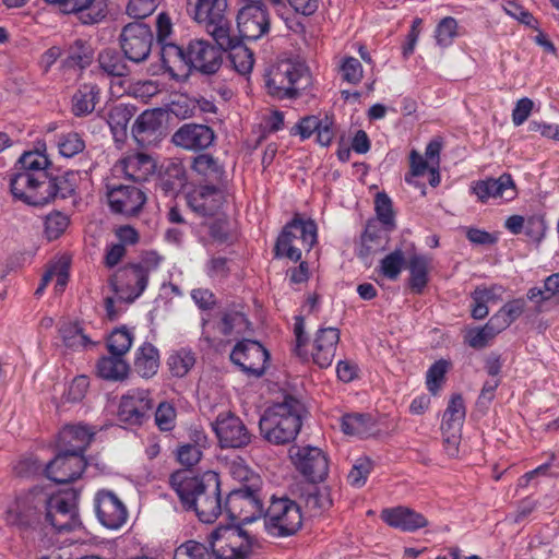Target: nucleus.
<instances>
[{
  "mask_svg": "<svg viewBox=\"0 0 559 559\" xmlns=\"http://www.w3.org/2000/svg\"><path fill=\"white\" fill-rule=\"evenodd\" d=\"M169 484L187 510H193L200 521L214 522L222 513L221 481L212 471L201 476L188 469L170 475Z\"/></svg>",
  "mask_w": 559,
  "mask_h": 559,
  "instance_id": "f257e3e1",
  "label": "nucleus"
},
{
  "mask_svg": "<svg viewBox=\"0 0 559 559\" xmlns=\"http://www.w3.org/2000/svg\"><path fill=\"white\" fill-rule=\"evenodd\" d=\"M94 431L83 425H68L59 433L60 445L64 449L46 468L49 479L66 484L78 479L86 467L83 452L88 447Z\"/></svg>",
  "mask_w": 559,
  "mask_h": 559,
  "instance_id": "f03ea898",
  "label": "nucleus"
},
{
  "mask_svg": "<svg viewBox=\"0 0 559 559\" xmlns=\"http://www.w3.org/2000/svg\"><path fill=\"white\" fill-rule=\"evenodd\" d=\"M302 404L295 397L286 396L282 403L269 407L259 421L262 437L273 444L289 443L300 431Z\"/></svg>",
  "mask_w": 559,
  "mask_h": 559,
  "instance_id": "7ed1b4c3",
  "label": "nucleus"
},
{
  "mask_svg": "<svg viewBox=\"0 0 559 559\" xmlns=\"http://www.w3.org/2000/svg\"><path fill=\"white\" fill-rule=\"evenodd\" d=\"M10 189L15 199L33 206L45 205L57 197L64 199L73 191L67 180H43L20 170L11 176Z\"/></svg>",
  "mask_w": 559,
  "mask_h": 559,
  "instance_id": "20e7f679",
  "label": "nucleus"
},
{
  "mask_svg": "<svg viewBox=\"0 0 559 559\" xmlns=\"http://www.w3.org/2000/svg\"><path fill=\"white\" fill-rule=\"evenodd\" d=\"M308 81L309 73L305 63L292 59L280 60L265 74L267 92L278 98L296 97L301 84Z\"/></svg>",
  "mask_w": 559,
  "mask_h": 559,
  "instance_id": "39448f33",
  "label": "nucleus"
},
{
  "mask_svg": "<svg viewBox=\"0 0 559 559\" xmlns=\"http://www.w3.org/2000/svg\"><path fill=\"white\" fill-rule=\"evenodd\" d=\"M316 242L317 225L314 222L295 218L284 227L278 236L275 246L276 255L297 262L301 259L302 250L310 251Z\"/></svg>",
  "mask_w": 559,
  "mask_h": 559,
  "instance_id": "423d86ee",
  "label": "nucleus"
},
{
  "mask_svg": "<svg viewBox=\"0 0 559 559\" xmlns=\"http://www.w3.org/2000/svg\"><path fill=\"white\" fill-rule=\"evenodd\" d=\"M214 559H247L253 546L249 534L238 526H219L209 537Z\"/></svg>",
  "mask_w": 559,
  "mask_h": 559,
  "instance_id": "0eeeda50",
  "label": "nucleus"
},
{
  "mask_svg": "<svg viewBox=\"0 0 559 559\" xmlns=\"http://www.w3.org/2000/svg\"><path fill=\"white\" fill-rule=\"evenodd\" d=\"M299 506L287 498L273 499L265 515V527L275 537L294 535L301 526Z\"/></svg>",
  "mask_w": 559,
  "mask_h": 559,
  "instance_id": "6e6552de",
  "label": "nucleus"
},
{
  "mask_svg": "<svg viewBox=\"0 0 559 559\" xmlns=\"http://www.w3.org/2000/svg\"><path fill=\"white\" fill-rule=\"evenodd\" d=\"M289 457L295 467L311 481H322L328 476V459L319 448L293 445L289 448Z\"/></svg>",
  "mask_w": 559,
  "mask_h": 559,
  "instance_id": "1a4fd4ad",
  "label": "nucleus"
},
{
  "mask_svg": "<svg viewBox=\"0 0 559 559\" xmlns=\"http://www.w3.org/2000/svg\"><path fill=\"white\" fill-rule=\"evenodd\" d=\"M230 360L247 374L261 377L267 368L270 354L259 342L242 340L231 350Z\"/></svg>",
  "mask_w": 559,
  "mask_h": 559,
  "instance_id": "9d476101",
  "label": "nucleus"
},
{
  "mask_svg": "<svg viewBox=\"0 0 559 559\" xmlns=\"http://www.w3.org/2000/svg\"><path fill=\"white\" fill-rule=\"evenodd\" d=\"M249 321L241 311L227 310L215 324V335L211 337L203 331V338L209 346L216 350L224 349L229 343L243 335L249 330Z\"/></svg>",
  "mask_w": 559,
  "mask_h": 559,
  "instance_id": "9b49d317",
  "label": "nucleus"
},
{
  "mask_svg": "<svg viewBox=\"0 0 559 559\" xmlns=\"http://www.w3.org/2000/svg\"><path fill=\"white\" fill-rule=\"evenodd\" d=\"M153 43L150 27L143 23H129L120 34V46L124 56L133 62L147 59Z\"/></svg>",
  "mask_w": 559,
  "mask_h": 559,
  "instance_id": "f8f14e48",
  "label": "nucleus"
},
{
  "mask_svg": "<svg viewBox=\"0 0 559 559\" xmlns=\"http://www.w3.org/2000/svg\"><path fill=\"white\" fill-rule=\"evenodd\" d=\"M237 15V26L242 38L257 40L269 32L270 21L265 7L258 0H243Z\"/></svg>",
  "mask_w": 559,
  "mask_h": 559,
  "instance_id": "ddd939ff",
  "label": "nucleus"
},
{
  "mask_svg": "<svg viewBox=\"0 0 559 559\" xmlns=\"http://www.w3.org/2000/svg\"><path fill=\"white\" fill-rule=\"evenodd\" d=\"M147 270L131 264L118 270L110 278V285L117 297L124 301H133L146 288Z\"/></svg>",
  "mask_w": 559,
  "mask_h": 559,
  "instance_id": "4468645a",
  "label": "nucleus"
},
{
  "mask_svg": "<svg viewBox=\"0 0 559 559\" xmlns=\"http://www.w3.org/2000/svg\"><path fill=\"white\" fill-rule=\"evenodd\" d=\"M95 512L100 524L109 530H119L128 520V509L111 490H98L94 498Z\"/></svg>",
  "mask_w": 559,
  "mask_h": 559,
  "instance_id": "2eb2a0df",
  "label": "nucleus"
},
{
  "mask_svg": "<svg viewBox=\"0 0 559 559\" xmlns=\"http://www.w3.org/2000/svg\"><path fill=\"white\" fill-rule=\"evenodd\" d=\"M212 427L223 448H242L250 443L251 436L241 421L233 414H219Z\"/></svg>",
  "mask_w": 559,
  "mask_h": 559,
  "instance_id": "dca6fc26",
  "label": "nucleus"
},
{
  "mask_svg": "<svg viewBox=\"0 0 559 559\" xmlns=\"http://www.w3.org/2000/svg\"><path fill=\"white\" fill-rule=\"evenodd\" d=\"M107 198L112 212L133 216L143 207L146 197L134 186H107Z\"/></svg>",
  "mask_w": 559,
  "mask_h": 559,
  "instance_id": "f3484780",
  "label": "nucleus"
},
{
  "mask_svg": "<svg viewBox=\"0 0 559 559\" xmlns=\"http://www.w3.org/2000/svg\"><path fill=\"white\" fill-rule=\"evenodd\" d=\"M225 507L229 515L239 522H252L263 512L260 499L249 489L231 491Z\"/></svg>",
  "mask_w": 559,
  "mask_h": 559,
  "instance_id": "a211bd4d",
  "label": "nucleus"
},
{
  "mask_svg": "<svg viewBox=\"0 0 559 559\" xmlns=\"http://www.w3.org/2000/svg\"><path fill=\"white\" fill-rule=\"evenodd\" d=\"M472 189L477 199L484 203L490 199L509 202L515 199L518 194L515 183L509 174L476 181Z\"/></svg>",
  "mask_w": 559,
  "mask_h": 559,
  "instance_id": "6ab92c4d",
  "label": "nucleus"
},
{
  "mask_svg": "<svg viewBox=\"0 0 559 559\" xmlns=\"http://www.w3.org/2000/svg\"><path fill=\"white\" fill-rule=\"evenodd\" d=\"M155 160L146 154L136 153L118 160L112 167V175L117 178H128L133 181H146L154 175Z\"/></svg>",
  "mask_w": 559,
  "mask_h": 559,
  "instance_id": "aec40b11",
  "label": "nucleus"
},
{
  "mask_svg": "<svg viewBox=\"0 0 559 559\" xmlns=\"http://www.w3.org/2000/svg\"><path fill=\"white\" fill-rule=\"evenodd\" d=\"M153 407V401L146 390H131L121 397L118 416L121 421L138 425Z\"/></svg>",
  "mask_w": 559,
  "mask_h": 559,
  "instance_id": "412c9836",
  "label": "nucleus"
},
{
  "mask_svg": "<svg viewBox=\"0 0 559 559\" xmlns=\"http://www.w3.org/2000/svg\"><path fill=\"white\" fill-rule=\"evenodd\" d=\"M188 68L203 73H215L221 66V52L207 40L194 39L187 47Z\"/></svg>",
  "mask_w": 559,
  "mask_h": 559,
  "instance_id": "4be33fe9",
  "label": "nucleus"
},
{
  "mask_svg": "<svg viewBox=\"0 0 559 559\" xmlns=\"http://www.w3.org/2000/svg\"><path fill=\"white\" fill-rule=\"evenodd\" d=\"M187 202L197 214L212 216L222 209L225 202V194L213 186H200L188 193Z\"/></svg>",
  "mask_w": 559,
  "mask_h": 559,
  "instance_id": "5701e85b",
  "label": "nucleus"
},
{
  "mask_svg": "<svg viewBox=\"0 0 559 559\" xmlns=\"http://www.w3.org/2000/svg\"><path fill=\"white\" fill-rule=\"evenodd\" d=\"M171 141L185 150H204L213 143L214 132L204 124L186 123L173 134Z\"/></svg>",
  "mask_w": 559,
  "mask_h": 559,
  "instance_id": "b1692460",
  "label": "nucleus"
},
{
  "mask_svg": "<svg viewBox=\"0 0 559 559\" xmlns=\"http://www.w3.org/2000/svg\"><path fill=\"white\" fill-rule=\"evenodd\" d=\"M338 342V329L330 326L318 330L312 343V359L320 368L332 364Z\"/></svg>",
  "mask_w": 559,
  "mask_h": 559,
  "instance_id": "393cba45",
  "label": "nucleus"
},
{
  "mask_svg": "<svg viewBox=\"0 0 559 559\" xmlns=\"http://www.w3.org/2000/svg\"><path fill=\"white\" fill-rule=\"evenodd\" d=\"M381 519L391 527L414 532L428 525L424 514L407 507L388 508L382 510Z\"/></svg>",
  "mask_w": 559,
  "mask_h": 559,
  "instance_id": "a878e982",
  "label": "nucleus"
},
{
  "mask_svg": "<svg viewBox=\"0 0 559 559\" xmlns=\"http://www.w3.org/2000/svg\"><path fill=\"white\" fill-rule=\"evenodd\" d=\"M46 145L38 143L37 147L33 151L25 152L17 162L16 170L32 174L41 178L43 180H66L64 178L52 177L48 173V168L51 165L48 156L45 153Z\"/></svg>",
  "mask_w": 559,
  "mask_h": 559,
  "instance_id": "bb28decb",
  "label": "nucleus"
},
{
  "mask_svg": "<svg viewBox=\"0 0 559 559\" xmlns=\"http://www.w3.org/2000/svg\"><path fill=\"white\" fill-rule=\"evenodd\" d=\"M227 0H188L190 15L203 26L227 16Z\"/></svg>",
  "mask_w": 559,
  "mask_h": 559,
  "instance_id": "cd10ccee",
  "label": "nucleus"
},
{
  "mask_svg": "<svg viewBox=\"0 0 559 559\" xmlns=\"http://www.w3.org/2000/svg\"><path fill=\"white\" fill-rule=\"evenodd\" d=\"M504 329L506 322H499V317H491L485 326L469 329L465 334V342L473 348H483Z\"/></svg>",
  "mask_w": 559,
  "mask_h": 559,
  "instance_id": "c85d7f7f",
  "label": "nucleus"
},
{
  "mask_svg": "<svg viewBox=\"0 0 559 559\" xmlns=\"http://www.w3.org/2000/svg\"><path fill=\"white\" fill-rule=\"evenodd\" d=\"M99 100V88L95 84H83L72 96V111L76 117L91 114Z\"/></svg>",
  "mask_w": 559,
  "mask_h": 559,
  "instance_id": "c756f323",
  "label": "nucleus"
},
{
  "mask_svg": "<svg viewBox=\"0 0 559 559\" xmlns=\"http://www.w3.org/2000/svg\"><path fill=\"white\" fill-rule=\"evenodd\" d=\"M159 367V354L156 347L145 343L135 352L134 370L142 378H152Z\"/></svg>",
  "mask_w": 559,
  "mask_h": 559,
  "instance_id": "7c9ffc66",
  "label": "nucleus"
},
{
  "mask_svg": "<svg viewBox=\"0 0 559 559\" xmlns=\"http://www.w3.org/2000/svg\"><path fill=\"white\" fill-rule=\"evenodd\" d=\"M160 55L163 66L171 76H179V72L188 68L187 49L175 44H164Z\"/></svg>",
  "mask_w": 559,
  "mask_h": 559,
  "instance_id": "2f4dec72",
  "label": "nucleus"
},
{
  "mask_svg": "<svg viewBox=\"0 0 559 559\" xmlns=\"http://www.w3.org/2000/svg\"><path fill=\"white\" fill-rule=\"evenodd\" d=\"M390 229L379 228L376 223H368L361 236L360 255H368L384 249Z\"/></svg>",
  "mask_w": 559,
  "mask_h": 559,
  "instance_id": "473e14b6",
  "label": "nucleus"
},
{
  "mask_svg": "<svg viewBox=\"0 0 559 559\" xmlns=\"http://www.w3.org/2000/svg\"><path fill=\"white\" fill-rule=\"evenodd\" d=\"M129 372V365L126 360L117 355L103 357L97 362V373L106 380H122Z\"/></svg>",
  "mask_w": 559,
  "mask_h": 559,
  "instance_id": "72a5a7b5",
  "label": "nucleus"
},
{
  "mask_svg": "<svg viewBox=\"0 0 559 559\" xmlns=\"http://www.w3.org/2000/svg\"><path fill=\"white\" fill-rule=\"evenodd\" d=\"M133 115V107L123 104L116 105L109 110L107 121L117 140L126 136L127 127Z\"/></svg>",
  "mask_w": 559,
  "mask_h": 559,
  "instance_id": "f704fd0d",
  "label": "nucleus"
},
{
  "mask_svg": "<svg viewBox=\"0 0 559 559\" xmlns=\"http://www.w3.org/2000/svg\"><path fill=\"white\" fill-rule=\"evenodd\" d=\"M192 168L210 182H221L224 169L218 162L209 154H200L193 159Z\"/></svg>",
  "mask_w": 559,
  "mask_h": 559,
  "instance_id": "c9c22d12",
  "label": "nucleus"
},
{
  "mask_svg": "<svg viewBox=\"0 0 559 559\" xmlns=\"http://www.w3.org/2000/svg\"><path fill=\"white\" fill-rule=\"evenodd\" d=\"M222 50L233 47L239 38L231 34L230 21L227 16L204 26Z\"/></svg>",
  "mask_w": 559,
  "mask_h": 559,
  "instance_id": "e433bc0d",
  "label": "nucleus"
},
{
  "mask_svg": "<svg viewBox=\"0 0 559 559\" xmlns=\"http://www.w3.org/2000/svg\"><path fill=\"white\" fill-rule=\"evenodd\" d=\"M429 260L424 255H413L409 259V286L413 292L419 294L428 282Z\"/></svg>",
  "mask_w": 559,
  "mask_h": 559,
  "instance_id": "4c0bfd02",
  "label": "nucleus"
},
{
  "mask_svg": "<svg viewBox=\"0 0 559 559\" xmlns=\"http://www.w3.org/2000/svg\"><path fill=\"white\" fill-rule=\"evenodd\" d=\"M79 501V492L74 489H67L53 493L47 500L46 519L57 516L61 512H66L70 507H76Z\"/></svg>",
  "mask_w": 559,
  "mask_h": 559,
  "instance_id": "58836bf2",
  "label": "nucleus"
},
{
  "mask_svg": "<svg viewBox=\"0 0 559 559\" xmlns=\"http://www.w3.org/2000/svg\"><path fill=\"white\" fill-rule=\"evenodd\" d=\"M195 364V356L191 349L180 348L170 353L167 366L173 376L185 377Z\"/></svg>",
  "mask_w": 559,
  "mask_h": 559,
  "instance_id": "ea45409f",
  "label": "nucleus"
},
{
  "mask_svg": "<svg viewBox=\"0 0 559 559\" xmlns=\"http://www.w3.org/2000/svg\"><path fill=\"white\" fill-rule=\"evenodd\" d=\"M466 415L464 401L461 395H453L443 415L442 429L460 430Z\"/></svg>",
  "mask_w": 559,
  "mask_h": 559,
  "instance_id": "a19ab883",
  "label": "nucleus"
},
{
  "mask_svg": "<svg viewBox=\"0 0 559 559\" xmlns=\"http://www.w3.org/2000/svg\"><path fill=\"white\" fill-rule=\"evenodd\" d=\"M60 336L66 347L73 350L84 349L91 344L90 338L83 333L79 324L64 322L59 329Z\"/></svg>",
  "mask_w": 559,
  "mask_h": 559,
  "instance_id": "79ce46f5",
  "label": "nucleus"
},
{
  "mask_svg": "<svg viewBox=\"0 0 559 559\" xmlns=\"http://www.w3.org/2000/svg\"><path fill=\"white\" fill-rule=\"evenodd\" d=\"M93 49L82 40H76L70 46L64 66L68 68L85 69L93 61Z\"/></svg>",
  "mask_w": 559,
  "mask_h": 559,
  "instance_id": "37998d69",
  "label": "nucleus"
},
{
  "mask_svg": "<svg viewBox=\"0 0 559 559\" xmlns=\"http://www.w3.org/2000/svg\"><path fill=\"white\" fill-rule=\"evenodd\" d=\"M227 50L229 51V59L235 70L242 75L249 74L254 63L252 51L242 45L240 40Z\"/></svg>",
  "mask_w": 559,
  "mask_h": 559,
  "instance_id": "c03bdc74",
  "label": "nucleus"
},
{
  "mask_svg": "<svg viewBox=\"0 0 559 559\" xmlns=\"http://www.w3.org/2000/svg\"><path fill=\"white\" fill-rule=\"evenodd\" d=\"M160 127V114L145 110L135 120L132 133L138 141H143L144 134H153Z\"/></svg>",
  "mask_w": 559,
  "mask_h": 559,
  "instance_id": "a18cd8bd",
  "label": "nucleus"
},
{
  "mask_svg": "<svg viewBox=\"0 0 559 559\" xmlns=\"http://www.w3.org/2000/svg\"><path fill=\"white\" fill-rule=\"evenodd\" d=\"M133 343V335L124 328L116 329L107 340V348L111 355L122 357L126 355Z\"/></svg>",
  "mask_w": 559,
  "mask_h": 559,
  "instance_id": "49530a36",
  "label": "nucleus"
},
{
  "mask_svg": "<svg viewBox=\"0 0 559 559\" xmlns=\"http://www.w3.org/2000/svg\"><path fill=\"white\" fill-rule=\"evenodd\" d=\"M341 428L349 436H364L370 431L371 419L362 414H347L342 417Z\"/></svg>",
  "mask_w": 559,
  "mask_h": 559,
  "instance_id": "de8ad7c7",
  "label": "nucleus"
},
{
  "mask_svg": "<svg viewBox=\"0 0 559 559\" xmlns=\"http://www.w3.org/2000/svg\"><path fill=\"white\" fill-rule=\"evenodd\" d=\"M404 263V253L402 252V250L396 249L381 260L379 265V272L384 277L394 281L401 274Z\"/></svg>",
  "mask_w": 559,
  "mask_h": 559,
  "instance_id": "09e8293b",
  "label": "nucleus"
},
{
  "mask_svg": "<svg viewBox=\"0 0 559 559\" xmlns=\"http://www.w3.org/2000/svg\"><path fill=\"white\" fill-rule=\"evenodd\" d=\"M57 147L63 157H73L85 148V142L76 132L60 134L57 139Z\"/></svg>",
  "mask_w": 559,
  "mask_h": 559,
  "instance_id": "8fccbe9b",
  "label": "nucleus"
},
{
  "mask_svg": "<svg viewBox=\"0 0 559 559\" xmlns=\"http://www.w3.org/2000/svg\"><path fill=\"white\" fill-rule=\"evenodd\" d=\"M98 62L100 68L114 76H122L127 73V66L122 58L115 51L106 49L98 56Z\"/></svg>",
  "mask_w": 559,
  "mask_h": 559,
  "instance_id": "3c124183",
  "label": "nucleus"
},
{
  "mask_svg": "<svg viewBox=\"0 0 559 559\" xmlns=\"http://www.w3.org/2000/svg\"><path fill=\"white\" fill-rule=\"evenodd\" d=\"M47 521L59 532L75 531L81 527L78 506L70 507L66 512H61L57 516L47 519Z\"/></svg>",
  "mask_w": 559,
  "mask_h": 559,
  "instance_id": "603ef678",
  "label": "nucleus"
},
{
  "mask_svg": "<svg viewBox=\"0 0 559 559\" xmlns=\"http://www.w3.org/2000/svg\"><path fill=\"white\" fill-rule=\"evenodd\" d=\"M457 36V22L451 16L442 19L436 27L437 44L442 47L450 46Z\"/></svg>",
  "mask_w": 559,
  "mask_h": 559,
  "instance_id": "864d4df0",
  "label": "nucleus"
},
{
  "mask_svg": "<svg viewBox=\"0 0 559 559\" xmlns=\"http://www.w3.org/2000/svg\"><path fill=\"white\" fill-rule=\"evenodd\" d=\"M338 69L342 79L349 84L356 85L362 79V66L360 61L354 57L342 58Z\"/></svg>",
  "mask_w": 559,
  "mask_h": 559,
  "instance_id": "5fc2aeb1",
  "label": "nucleus"
},
{
  "mask_svg": "<svg viewBox=\"0 0 559 559\" xmlns=\"http://www.w3.org/2000/svg\"><path fill=\"white\" fill-rule=\"evenodd\" d=\"M69 226V218L61 212H52L46 216L45 234L48 239H57Z\"/></svg>",
  "mask_w": 559,
  "mask_h": 559,
  "instance_id": "6e6d98bb",
  "label": "nucleus"
},
{
  "mask_svg": "<svg viewBox=\"0 0 559 559\" xmlns=\"http://www.w3.org/2000/svg\"><path fill=\"white\" fill-rule=\"evenodd\" d=\"M174 559H211V556L204 545L188 540L176 548Z\"/></svg>",
  "mask_w": 559,
  "mask_h": 559,
  "instance_id": "4d7b16f0",
  "label": "nucleus"
},
{
  "mask_svg": "<svg viewBox=\"0 0 559 559\" xmlns=\"http://www.w3.org/2000/svg\"><path fill=\"white\" fill-rule=\"evenodd\" d=\"M372 463L368 457H359L355 461L347 475L348 483L354 487H362L371 472Z\"/></svg>",
  "mask_w": 559,
  "mask_h": 559,
  "instance_id": "13d9d810",
  "label": "nucleus"
},
{
  "mask_svg": "<svg viewBox=\"0 0 559 559\" xmlns=\"http://www.w3.org/2000/svg\"><path fill=\"white\" fill-rule=\"evenodd\" d=\"M176 409L173 404L160 403L155 412V424L162 431H170L176 426Z\"/></svg>",
  "mask_w": 559,
  "mask_h": 559,
  "instance_id": "bf43d9fd",
  "label": "nucleus"
},
{
  "mask_svg": "<svg viewBox=\"0 0 559 559\" xmlns=\"http://www.w3.org/2000/svg\"><path fill=\"white\" fill-rule=\"evenodd\" d=\"M448 364L444 360L435 362L427 371L426 384L427 389L436 394L444 380Z\"/></svg>",
  "mask_w": 559,
  "mask_h": 559,
  "instance_id": "052dcab7",
  "label": "nucleus"
},
{
  "mask_svg": "<svg viewBox=\"0 0 559 559\" xmlns=\"http://www.w3.org/2000/svg\"><path fill=\"white\" fill-rule=\"evenodd\" d=\"M376 212L379 221L386 226L388 229L394 227V215L392 211V203L389 197L384 193H378L376 197Z\"/></svg>",
  "mask_w": 559,
  "mask_h": 559,
  "instance_id": "680f3d73",
  "label": "nucleus"
},
{
  "mask_svg": "<svg viewBox=\"0 0 559 559\" xmlns=\"http://www.w3.org/2000/svg\"><path fill=\"white\" fill-rule=\"evenodd\" d=\"M158 0H129L127 14L133 19H145L157 8Z\"/></svg>",
  "mask_w": 559,
  "mask_h": 559,
  "instance_id": "e2e57ef3",
  "label": "nucleus"
},
{
  "mask_svg": "<svg viewBox=\"0 0 559 559\" xmlns=\"http://www.w3.org/2000/svg\"><path fill=\"white\" fill-rule=\"evenodd\" d=\"M525 308L523 299H515L506 304L493 317H499V322H506L507 328L519 318Z\"/></svg>",
  "mask_w": 559,
  "mask_h": 559,
  "instance_id": "0e129e2a",
  "label": "nucleus"
},
{
  "mask_svg": "<svg viewBox=\"0 0 559 559\" xmlns=\"http://www.w3.org/2000/svg\"><path fill=\"white\" fill-rule=\"evenodd\" d=\"M226 468L228 474L239 483L248 481L253 476L252 471L246 464L243 459L239 456H235L227 461Z\"/></svg>",
  "mask_w": 559,
  "mask_h": 559,
  "instance_id": "69168bd1",
  "label": "nucleus"
},
{
  "mask_svg": "<svg viewBox=\"0 0 559 559\" xmlns=\"http://www.w3.org/2000/svg\"><path fill=\"white\" fill-rule=\"evenodd\" d=\"M525 233L533 240L539 242L546 234V223L543 216L533 215L526 219Z\"/></svg>",
  "mask_w": 559,
  "mask_h": 559,
  "instance_id": "338daca9",
  "label": "nucleus"
},
{
  "mask_svg": "<svg viewBox=\"0 0 559 559\" xmlns=\"http://www.w3.org/2000/svg\"><path fill=\"white\" fill-rule=\"evenodd\" d=\"M202 456V451L193 444H183L177 451V459L180 464L191 467L195 465Z\"/></svg>",
  "mask_w": 559,
  "mask_h": 559,
  "instance_id": "774afa93",
  "label": "nucleus"
}]
</instances>
